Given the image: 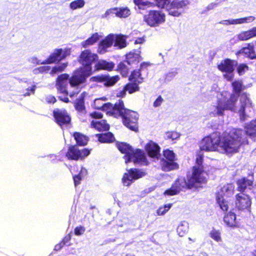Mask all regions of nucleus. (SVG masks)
Instances as JSON below:
<instances>
[{"mask_svg": "<svg viewBox=\"0 0 256 256\" xmlns=\"http://www.w3.org/2000/svg\"><path fill=\"white\" fill-rule=\"evenodd\" d=\"M256 36V27L247 31H244L238 34L237 37L240 40H246L250 38Z\"/></svg>", "mask_w": 256, "mask_h": 256, "instance_id": "28", "label": "nucleus"}, {"mask_svg": "<svg viewBox=\"0 0 256 256\" xmlns=\"http://www.w3.org/2000/svg\"><path fill=\"white\" fill-rule=\"evenodd\" d=\"M238 54L244 55L252 59L255 58V54L254 52L252 47L249 44L247 47L242 48L238 52Z\"/></svg>", "mask_w": 256, "mask_h": 256, "instance_id": "34", "label": "nucleus"}, {"mask_svg": "<svg viewBox=\"0 0 256 256\" xmlns=\"http://www.w3.org/2000/svg\"><path fill=\"white\" fill-rule=\"evenodd\" d=\"M116 16L120 18H126L130 14V11L127 7L117 8Z\"/></svg>", "mask_w": 256, "mask_h": 256, "instance_id": "42", "label": "nucleus"}, {"mask_svg": "<svg viewBox=\"0 0 256 256\" xmlns=\"http://www.w3.org/2000/svg\"><path fill=\"white\" fill-rule=\"evenodd\" d=\"M234 186L231 184L224 186L218 192L217 196L221 198L229 197L234 194Z\"/></svg>", "mask_w": 256, "mask_h": 256, "instance_id": "25", "label": "nucleus"}, {"mask_svg": "<svg viewBox=\"0 0 256 256\" xmlns=\"http://www.w3.org/2000/svg\"><path fill=\"white\" fill-rule=\"evenodd\" d=\"M127 65V63L124 60L123 62H120L118 66L120 71L124 76H126L128 73L129 68Z\"/></svg>", "mask_w": 256, "mask_h": 256, "instance_id": "47", "label": "nucleus"}, {"mask_svg": "<svg viewBox=\"0 0 256 256\" xmlns=\"http://www.w3.org/2000/svg\"><path fill=\"white\" fill-rule=\"evenodd\" d=\"M232 86L233 88V90L236 94H235L236 96V99L238 98L237 94H238L242 89L243 86L242 84V82L240 80H236L232 83Z\"/></svg>", "mask_w": 256, "mask_h": 256, "instance_id": "44", "label": "nucleus"}, {"mask_svg": "<svg viewBox=\"0 0 256 256\" xmlns=\"http://www.w3.org/2000/svg\"><path fill=\"white\" fill-rule=\"evenodd\" d=\"M120 80L118 76H110L108 74H104V84L106 86H114Z\"/></svg>", "mask_w": 256, "mask_h": 256, "instance_id": "32", "label": "nucleus"}, {"mask_svg": "<svg viewBox=\"0 0 256 256\" xmlns=\"http://www.w3.org/2000/svg\"><path fill=\"white\" fill-rule=\"evenodd\" d=\"M236 216L232 212H230L226 214L224 218V222L230 227H234L236 226Z\"/></svg>", "mask_w": 256, "mask_h": 256, "instance_id": "31", "label": "nucleus"}, {"mask_svg": "<svg viewBox=\"0 0 256 256\" xmlns=\"http://www.w3.org/2000/svg\"><path fill=\"white\" fill-rule=\"evenodd\" d=\"M67 66L66 63H63L60 65L54 67L51 71V74H56L63 71Z\"/></svg>", "mask_w": 256, "mask_h": 256, "instance_id": "49", "label": "nucleus"}, {"mask_svg": "<svg viewBox=\"0 0 256 256\" xmlns=\"http://www.w3.org/2000/svg\"><path fill=\"white\" fill-rule=\"evenodd\" d=\"M146 65V64L144 63L141 64L140 70H134L129 78V80L139 84L142 83L144 78L142 76L141 71L143 66Z\"/></svg>", "mask_w": 256, "mask_h": 256, "instance_id": "23", "label": "nucleus"}, {"mask_svg": "<svg viewBox=\"0 0 256 256\" xmlns=\"http://www.w3.org/2000/svg\"><path fill=\"white\" fill-rule=\"evenodd\" d=\"M172 206V204H168L164 206H160L156 210L158 216H163L166 214Z\"/></svg>", "mask_w": 256, "mask_h": 256, "instance_id": "46", "label": "nucleus"}, {"mask_svg": "<svg viewBox=\"0 0 256 256\" xmlns=\"http://www.w3.org/2000/svg\"><path fill=\"white\" fill-rule=\"evenodd\" d=\"M236 96L235 94H230L228 92L223 91L218 94L216 103L210 106L208 112L210 116H222L226 110L236 112Z\"/></svg>", "mask_w": 256, "mask_h": 256, "instance_id": "3", "label": "nucleus"}, {"mask_svg": "<svg viewBox=\"0 0 256 256\" xmlns=\"http://www.w3.org/2000/svg\"><path fill=\"white\" fill-rule=\"evenodd\" d=\"M145 172L138 169H130L128 172H126L122 178L123 184L126 186H129L134 180L145 176Z\"/></svg>", "mask_w": 256, "mask_h": 256, "instance_id": "13", "label": "nucleus"}, {"mask_svg": "<svg viewBox=\"0 0 256 256\" xmlns=\"http://www.w3.org/2000/svg\"><path fill=\"white\" fill-rule=\"evenodd\" d=\"M96 136L98 138V140L101 142H111L114 140V136L111 132L98 134Z\"/></svg>", "mask_w": 256, "mask_h": 256, "instance_id": "36", "label": "nucleus"}, {"mask_svg": "<svg viewBox=\"0 0 256 256\" xmlns=\"http://www.w3.org/2000/svg\"><path fill=\"white\" fill-rule=\"evenodd\" d=\"M54 116L56 122L62 127L70 122V118L65 110H55L54 111Z\"/></svg>", "mask_w": 256, "mask_h": 256, "instance_id": "19", "label": "nucleus"}, {"mask_svg": "<svg viewBox=\"0 0 256 256\" xmlns=\"http://www.w3.org/2000/svg\"><path fill=\"white\" fill-rule=\"evenodd\" d=\"M71 53L70 48H59L56 49L53 52L50 54L49 57L42 62L38 60L37 58L33 57L32 58V62L37 64H52L56 61H60L70 56Z\"/></svg>", "mask_w": 256, "mask_h": 256, "instance_id": "7", "label": "nucleus"}, {"mask_svg": "<svg viewBox=\"0 0 256 256\" xmlns=\"http://www.w3.org/2000/svg\"><path fill=\"white\" fill-rule=\"evenodd\" d=\"M134 3L140 9H146L153 6L152 2H148V0H134Z\"/></svg>", "mask_w": 256, "mask_h": 256, "instance_id": "41", "label": "nucleus"}, {"mask_svg": "<svg viewBox=\"0 0 256 256\" xmlns=\"http://www.w3.org/2000/svg\"><path fill=\"white\" fill-rule=\"evenodd\" d=\"M246 128V131H244L240 129V130L244 132V134L242 136V144L244 142V136L246 134L252 138L256 136V120L252 121L247 125Z\"/></svg>", "mask_w": 256, "mask_h": 256, "instance_id": "22", "label": "nucleus"}, {"mask_svg": "<svg viewBox=\"0 0 256 256\" xmlns=\"http://www.w3.org/2000/svg\"><path fill=\"white\" fill-rule=\"evenodd\" d=\"M114 64L112 62H108L104 60H100L95 64L94 71L104 70H111L114 68Z\"/></svg>", "mask_w": 256, "mask_h": 256, "instance_id": "24", "label": "nucleus"}, {"mask_svg": "<svg viewBox=\"0 0 256 256\" xmlns=\"http://www.w3.org/2000/svg\"><path fill=\"white\" fill-rule=\"evenodd\" d=\"M46 101L48 104H54L56 102V98L52 95H48L46 97Z\"/></svg>", "mask_w": 256, "mask_h": 256, "instance_id": "59", "label": "nucleus"}, {"mask_svg": "<svg viewBox=\"0 0 256 256\" xmlns=\"http://www.w3.org/2000/svg\"><path fill=\"white\" fill-rule=\"evenodd\" d=\"M118 12L117 8H113L110 9H108L106 10L105 13L102 16V18H106L108 17V16L112 14H115L116 16V14Z\"/></svg>", "mask_w": 256, "mask_h": 256, "instance_id": "51", "label": "nucleus"}, {"mask_svg": "<svg viewBox=\"0 0 256 256\" xmlns=\"http://www.w3.org/2000/svg\"><path fill=\"white\" fill-rule=\"evenodd\" d=\"M116 37L114 38V46L119 49H122L127 46L126 38L127 36L121 34H114Z\"/></svg>", "mask_w": 256, "mask_h": 256, "instance_id": "26", "label": "nucleus"}, {"mask_svg": "<svg viewBox=\"0 0 256 256\" xmlns=\"http://www.w3.org/2000/svg\"><path fill=\"white\" fill-rule=\"evenodd\" d=\"M210 236L212 239L218 242L222 241L220 233L218 230H212L210 232Z\"/></svg>", "mask_w": 256, "mask_h": 256, "instance_id": "50", "label": "nucleus"}, {"mask_svg": "<svg viewBox=\"0 0 256 256\" xmlns=\"http://www.w3.org/2000/svg\"><path fill=\"white\" fill-rule=\"evenodd\" d=\"M248 68L245 64H240L237 70L238 72L240 75L244 74L246 71L248 70Z\"/></svg>", "mask_w": 256, "mask_h": 256, "instance_id": "52", "label": "nucleus"}, {"mask_svg": "<svg viewBox=\"0 0 256 256\" xmlns=\"http://www.w3.org/2000/svg\"><path fill=\"white\" fill-rule=\"evenodd\" d=\"M203 154L200 152H198L196 156V165L195 166H202L203 160Z\"/></svg>", "mask_w": 256, "mask_h": 256, "instance_id": "55", "label": "nucleus"}, {"mask_svg": "<svg viewBox=\"0 0 256 256\" xmlns=\"http://www.w3.org/2000/svg\"><path fill=\"white\" fill-rule=\"evenodd\" d=\"M91 126L99 131L108 130L109 129V125L105 120H94L91 122Z\"/></svg>", "mask_w": 256, "mask_h": 256, "instance_id": "29", "label": "nucleus"}, {"mask_svg": "<svg viewBox=\"0 0 256 256\" xmlns=\"http://www.w3.org/2000/svg\"><path fill=\"white\" fill-rule=\"evenodd\" d=\"M104 74L97 76L91 77L90 81L92 82H102L104 83Z\"/></svg>", "mask_w": 256, "mask_h": 256, "instance_id": "53", "label": "nucleus"}, {"mask_svg": "<svg viewBox=\"0 0 256 256\" xmlns=\"http://www.w3.org/2000/svg\"><path fill=\"white\" fill-rule=\"evenodd\" d=\"M90 116L95 118H101L102 117V114L99 112H94L90 114Z\"/></svg>", "mask_w": 256, "mask_h": 256, "instance_id": "61", "label": "nucleus"}, {"mask_svg": "<svg viewBox=\"0 0 256 256\" xmlns=\"http://www.w3.org/2000/svg\"><path fill=\"white\" fill-rule=\"evenodd\" d=\"M116 106L118 107L112 116L115 118L121 117L122 123L126 127L132 130L136 131L138 114L134 111L125 108L122 100L116 102Z\"/></svg>", "mask_w": 256, "mask_h": 256, "instance_id": "4", "label": "nucleus"}, {"mask_svg": "<svg viewBox=\"0 0 256 256\" xmlns=\"http://www.w3.org/2000/svg\"><path fill=\"white\" fill-rule=\"evenodd\" d=\"M236 64L234 60L226 58L222 60L218 65V68L222 72H224V77L226 80L231 81L234 78L233 72Z\"/></svg>", "mask_w": 256, "mask_h": 256, "instance_id": "11", "label": "nucleus"}, {"mask_svg": "<svg viewBox=\"0 0 256 256\" xmlns=\"http://www.w3.org/2000/svg\"><path fill=\"white\" fill-rule=\"evenodd\" d=\"M90 154V151L87 149L79 150L76 146L69 148L66 154V156L69 160H78L87 156Z\"/></svg>", "mask_w": 256, "mask_h": 256, "instance_id": "16", "label": "nucleus"}, {"mask_svg": "<svg viewBox=\"0 0 256 256\" xmlns=\"http://www.w3.org/2000/svg\"><path fill=\"white\" fill-rule=\"evenodd\" d=\"M220 24L224 26L232 25L231 19L222 20L220 22Z\"/></svg>", "mask_w": 256, "mask_h": 256, "instance_id": "63", "label": "nucleus"}, {"mask_svg": "<svg viewBox=\"0 0 256 256\" xmlns=\"http://www.w3.org/2000/svg\"><path fill=\"white\" fill-rule=\"evenodd\" d=\"M188 182H186L184 178H179L176 180L170 188L166 190L164 192V194L170 196L177 194L183 188L186 186L188 188Z\"/></svg>", "mask_w": 256, "mask_h": 256, "instance_id": "15", "label": "nucleus"}, {"mask_svg": "<svg viewBox=\"0 0 256 256\" xmlns=\"http://www.w3.org/2000/svg\"><path fill=\"white\" fill-rule=\"evenodd\" d=\"M145 149L150 157L158 158L160 156V147L156 144L150 141L146 145Z\"/></svg>", "mask_w": 256, "mask_h": 256, "instance_id": "20", "label": "nucleus"}, {"mask_svg": "<svg viewBox=\"0 0 256 256\" xmlns=\"http://www.w3.org/2000/svg\"><path fill=\"white\" fill-rule=\"evenodd\" d=\"M114 34L108 35L104 40H101L98 44V52L100 54H104L108 52V48L114 44Z\"/></svg>", "mask_w": 256, "mask_h": 256, "instance_id": "17", "label": "nucleus"}, {"mask_svg": "<svg viewBox=\"0 0 256 256\" xmlns=\"http://www.w3.org/2000/svg\"><path fill=\"white\" fill-rule=\"evenodd\" d=\"M74 136L77 144L80 146H84L88 142V138L80 133L75 132Z\"/></svg>", "mask_w": 256, "mask_h": 256, "instance_id": "39", "label": "nucleus"}, {"mask_svg": "<svg viewBox=\"0 0 256 256\" xmlns=\"http://www.w3.org/2000/svg\"><path fill=\"white\" fill-rule=\"evenodd\" d=\"M64 242H61L58 244L56 245L54 250H60L64 246Z\"/></svg>", "mask_w": 256, "mask_h": 256, "instance_id": "62", "label": "nucleus"}, {"mask_svg": "<svg viewBox=\"0 0 256 256\" xmlns=\"http://www.w3.org/2000/svg\"><path fill=\"white\" fill-rule=\"evenodd\" d=\"M157 6L161 8H164L168 14L178 17L184 12V9L190 4L188 0H155Z\"/></svg>", "mask_w": 256, "mask_h": 256, "instance_id": "5", "label": "nucleus"}, {"mask_svg": "<svg viewBox=\"0 0 256 256\" xmlns=\"http://www.w3.org/2000/svg\"><path fill=\"white\" fill-rule=\"evenodd\" d=\"M253 110L250 100L245 93L240 96V107L238 110L241 120L244 121Z\"/></svg>", "mask_w": 256, "mask_h": 256, "instance_id": "10", "label": "nucleus"}, {"mask_svg": "<svg viewBox=\"0 0 256 256\" xmlns=\"http://www.w3.org/2000/svg\"><path fill=\"white\" fill-rule=\"evenodd\" d=\"M74 232L76 235L80 236L85 232V228L82 226H78L75 228Z\"/></svg>", "mask_w": 256, "mask_h": 256, "instance_id": "57", "label": "nucleus"}, {"mask_svg": "<svg viewBox=\"0 0 256 256\" xmlns=\"http://www.w3.org/2000/svg\"><path fill=\"white\" fill-rule=\"evenodd\" d=\"M102 37L100 34L98 32H95L90 37L88 38L87 40L83 41L81 43L82 46L84 48L89 47L100 40Z\"/></svg>", "mask_w": 256, "mask_h": 256, "instance_id": "27", "label": "nucleus"}, {"mask_svg": "<svg viewBox=\"0 0 256 256\" xmlns=\"http://www.w3.org/2000/svg\"><path fill=\"white\" fill-rule=\"evenodd\" d=\"M235 204L236 206L240 210L248 208L251 205L250 197L243 192L238 194L236 196Z\"/></svg>", "mask_w": 256, "mask_h": 256, "instance_id": "18", "label": "nucleus"}, {"mask_svg": "<svg viewBox=\"0 0 256 256\" xmlns=\"http://www.w3.org/2000/svg\"><path fill=\"white\" fill-rule=\"evenodd\" d=\"M206 172L204 170L202 166H194L192 174L188 178V188L198 187L200 184H205L206 182Z\"/></svg>", "mask_w": 256, "mask_h": 256, "instance_id": "8", "label": "nucleus"}, {"mask_svg": "<svg viewBox=\"0 0 256 256\" xmlns=\"http://www.w3.org/2000/svg\"><path fill=\"white\" fill-rule=\"evenodd\" d=\"M36 89V86L33 84L32 86L30 88H28L26 89V92H24L23 94V96H30L31 94H34L35 92V90Z\"/></svg>", "mask_w": 256, "mask_h": 256, "instance_id": "54", "label": "nucleus"}, {"mask_svg": "<svg viewBox=\"0 0 256 256\" xmlns=\"http://www.w3.org/2000/svg\"><path fill=\"white\" fill-rule=\"evenodd\" d=\"M98 59L97 54L90 50L82 52L80 56V62L83 67L76 70L70 78L68 88H67L68 75L64 74L58 76L56 84L58 90L61 94H66V96L68 94L70 98L78 94L80 90L79 85L85 82L86 78L92 74V64Z\"/></svg>", "mask_w": 256, "mask_h": 256, "instance_id": "1", "label": "nucleus"}, {"mask_svg": "<svg viewBox=\"0 0 256 256\" xmlns=\"http://www.w3.org/2000/svg\"><path fill=\"white\" fill-rule=\"evenodd\" d=\"M77 168L80 169V171L78 174H74L73 179L75 186L78 185L80 184V180L83 178L87 174V170L85 168L78 166H75L74 169Z\"/></svg>", "mask_w": 256, "mask_h": 256, "instance_id": "30", "label": "nucleus"}, {"mask_svg": "<svg viewBox=\"0 0 256 256\" xmlns=\"http://www.w3.org/2000/svg\"><path fill=\"white\" fill-rule=\"evenodd\" d=\"M144 21L151 27H158L166 22V15L160 10H150L144 17Z\"/></svg>", "mask_w": 256, "mask_h": 256, "instance_id": "9", "label": "nucleus"}, {"mask_svg": "<svg viewBox=\"0 0 256 256\" xmlns=\"http://www.w3.org/2000/svg\"><path fill=\"white\" fill-rule=\"evenodd\" d=\"M252 184V179H247L246 178H242L238 181L237 184L238 185V190L240 191H244L247 186H250Z\"/></svg>", "mask_w": 256, "mask_h": 256, "instance_id": "33", "label": "nucleus"}, {"mask_svg": "<svg viewBox=\"0 0 256 256\" xmlns=\"http://www.w3.org/2000/svg\"><path fill=\"white\" fill-rule=\"evenodd\" d=\"M106 98H104L96 99L94 102V106L98 110L102 109L108 114L112 116L118 107L116 106V103L114 105L109 102L106 103Z\"/></svg>", "mask_w": 256, "mask_h": 256, "instance_id": "14", "label": "nucleus"}, {"mask_svg": "<svg viewBox=\"0 0 256 256\" xmlns=\"http://www.w3.org/2000/svg\"><path fill=\"white\" fill-rule=\"evenodd\" d=\"M144 42V39L143 38H136L134 41V44H142Z\"/></svg>", "mask_w": 256, "mask_h": 256, "instance_id": "64", "label": "nucleus"}, {"mask_svg": "<svg viewBox=\"0 0 256 256\" xmlns=\"http://www.w3.org/2000/svg\"><path fill=\"white\" fill-rule=\"evenodd\" d=\"M126 89L124 86L122 88H120L116 91V96L118 97H124L126 94Z\"/></svg>", "mask_w": 256, "mask_h": 256, "instance_id": "58", "label": "nucleus"}, {"mask_svg": "<svg viewBox=\"0 0 256 256\" xmlns=\"http://www.w3.org/2000/svg\"><path fill=\"white\" fill-rule=\"evenodd\" d=\"M85 93L83 92L80 94V98L77 100L75 104L76 109L82 113L85 112V108L84 106V99L85 96Z\"/></svg>", "mask_w": 256, "mask_h": 256, "instance_id": "38", "label": "nucleus"}, {"mask_svg": "<svg viewBox=\"0 0 256 256\" xmlns=\"http://www.w3.org/2000/svg\"><path fill=\"white\" fill-rule=\"evenodd\" d=\"M216 198L217 202L220 208L224 211L227 210L228 208V204L225 198H221L219 196H216Z\"/></svg>", "mask_w": 256, "mask_h": 256, "instance_id": "45", "label": "nucleus"}, {"mask_svg": "<svg viewBox=\"0 0 256 256\" xmlns=\"http://www.w3.org/2000/svg\"><path fill=\"white\" fill-rule=\"evenodd\" d=\"M164 156L166 160H162L160 162L162 168L164 171H170L178 169V165L174 162L175 154L172 150H166L164 152Z\"/></svg>", "mask_w": 256, "mask_h": 256, "instance_id": "12", "label": "nucleus"}, {"mask_svg": "<svg viewBox=\"0 0 256 256\" xmlns=\"http://www.w3.org/2000/svg\"><path fill=\"white\" fill-rule=\"evenodd\" d=\"M163 102V98L161 96H159L154 102L153 106L154 107H158L161 105Z\"/></svg>", "mask_w": 256, "mask_h": 256, "instance_id": "60", "label": "nucleus"}, {"mask_svg": "<svg viewBox=\"0 0 256 256\" xmlns=\"http://www.w3.org/2000/svg\"><path fill=\"white\" fill-rule=\"evenodd\" d=\"M142 60L140 52H131L126 56L125 61L128 65L138 64Z\"/></svg>", "mask_w": 256, "mask_h": 256, "instance_id": "21", "label": "nucleus"}, {"mask_svg": "<svg viewBox=\"0 0 256 256\" xmlns=\"http://www.w3.org/2000/svg\"><path fill=\"white\" fill-rule=\"evenodd\" d=\"M188 224L186 222L183 221L180 223L177 228V232L179 236H183L188 232Z\"/></svg>", "mask_w": 256, "mask_h": 256, "instance_id": "37", "label": "nucleus"}, {"mask_svg": "<svg viewBox=\"0 0 256 256\" xmlns=\"http://www.w3.org/2000/svg\"><path fill=\"white\" fill-rule=\"evenodd\" d=\"M50 69V67L48 66H42L34 69V71L35 74H37L38 72H46L48 71Z\"/></svg>", "mask_w": 256, "mask_h": 256, "instance_id": "56", "label": "nucleus"}, {"mask_svg": "<svg viewBox=\"0 0 256 256\" xmlns=\"http://www.w3.org/2000/svg\"><path fill=\"white\" fill-rule=\"evenodd\" d=\"M180 136V134L176 132H168L165 134L166 139L172 140L178 138Z\"/></svg>", "mask_w": 256, "mask_h": 256, "instance_id": "48", "label": "nucleus"}, {"mask_svg": "<svg viewBox=\"0 0 256 256\" xmlns=\"http://www.w3.org/2000/svg\"><path fill=\"white\" fill-rule=\"evenodd\" d=\"M244 132L239 129L233 128L222 136L217 134L204 137L200 144V150L218 152L232 154L238 151L242 144V136Z\"/></svg>", "mask_w": 256, "mask_h": 256, "instance_id": "2", "label": "nucleus"}, {"mask_svg": "<svg viewBox=\"0 0 256 256\" xmlns=\"http://www.w3.org/2000/svg\"><path fill=\"white\" fill-rule=\"evenodd\" d=\"M117 147L121 152L126 154L124 156L126 163L132 161L134 163L147 164L145 154L141 150L137 149L134 151L128 144L123 142L118 144Z\"/></svg>", "mask_w": 256, "mask_h": 256, "instance_id": "6", "label": "nucleus"}, {"mask_svg": "<svg viewBox=\"0 0 256 256\" xmlns=\"http://www.w3.org/2000/svg\"><path fill=\"white\" fill-rule=\"evenodd\" d=\"M138 84H139L133 82V83L128 84L124 87L126 91H128L130 94H132L139 90Z\"/></svg>", "mask_w": 256, "mask_h": 256, "instance_id": "43", "label": "nucleus"}, {"mask_svg": "<svg viewBox=\"0 0 256 256\" xmlns=\"http://www.w3.org/2000/svg\"><path fill=\"white\" fill-rule=\"evenodd\" d=\"M254 20L255 18L253 16H249L236 19H231V24L232 25H236L250 23L254 21Z\"/></svg>", "mask_w": 256, "mask_h": 256, "instance_id": "35", "label": "nucleus"}, {"mask_svg": "<svg viewBox=\"0 0 256 256\" xmlns=\"http://www.w3.org/2000/svg\"><path fill=\"white\" fill-rule=\"evenodd\" d=\"M85 4L84 0H74L70 2L69 8L71 10H74L83 8Z\"/></svg>", "mask_w": 256, "mask_h": 256, "instance_id": "40", "label": "nucleus"}]
</instances>
